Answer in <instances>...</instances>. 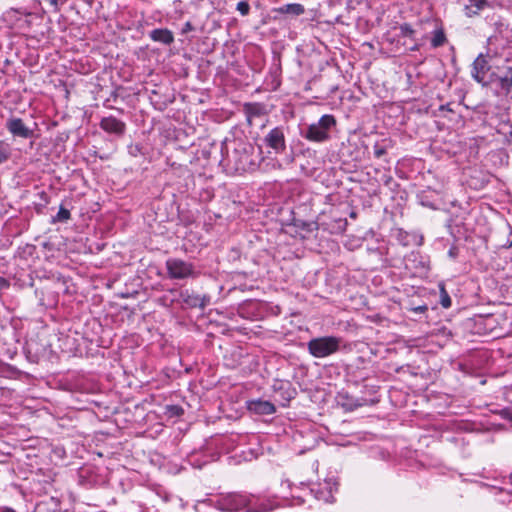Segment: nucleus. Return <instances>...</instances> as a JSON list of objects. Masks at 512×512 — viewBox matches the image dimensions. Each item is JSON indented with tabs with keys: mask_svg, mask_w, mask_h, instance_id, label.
<instances>
[{
	"mask_svg": "<svg viewBox=\"0 0 512 512\" xmlns=\"http://www.w3.org/2000/svg\"><path fill=\"white\" fill-rule=\"evenodd\" d=\"M509 481H510V483H511V485H512V473H511V474H510V476H509Z\"/></svg>",
	"mask_w": 512,
	"mask_h": 512,
	"instance_id": "obj_36",
	"label": "nucleus"
},
{
	"mask_svg": "<svg viewBox=\"0 0 512 512\" xmlns=\"http://www.w3.org/2000/svg\"><path fill=\"white\" fill-rule=\"evenodd\" d=\"M5 127L14 138L28 139L34 135V131L26 126L23 120L18 117L7 119Z\"/></svg>",
	"mask_w": 512,
	"mask_h": 512,
	"instance_id": "obj_8",
	"label": "nucleus"
},
{
	"mask_svg": "<svg viewBox=\"0 0 512 512\" xmlns=\"http://www.w3.org/2000/svg\"><path fill=\"white\" fill-rule=\"evenodd\" d=\"M99 125L105 132L116 136H122L126 131V124L114 116L102 118Z\"/></svg>",
	"mask_w": 512,
	"mask_h": 512,
	"instance_id": "obj_9",
	"label": "nucleus"
},
{
	"mask_svg": "<svg viewBox=\"0 0 512 512\" xmlns=\"http://www.w3.org/2000/svg\"><path fill=\"white\" fill-rule=\"evenodd\" d=\"M491 20L493 21L492 25L495 28V32L507 38L510 32L508 23L500 16H493Z\"/></svg>",
	"mask_w": 512,
	"mask_h": 512,
	"instance_id": "obj_16",
	"label": "nucleus"
},
{
	"mask_svg": "<svg viewBox=\"0 0 512 512\" xmlns=\"http://www.w3.org/2000/svg\"><path fill=\"white\" fill-rule=\"evenodd\" d=\"M336 125L333 115L325 114L318 122L308 125L301 130V136L311 142H325L330 138V130Z\"/></svg>",
	"mask_w": 512,
	"mask_h": 512,
	"instance_id": "obj_2",
	"label": "nucleus"
},
{
	"mask_svg": "<svg viewBox=\"0 0 512 512\" xmlns=\"http://www.w3.org/2000/svg\"><path fill=\"white\" fill-rule=\"evenodd\" d=\"M342 339L336 336L312 338L307 342L309 354L315 358H325L339 351Z\"/></svg>",
	"mask_w": 512,
	"mask_h": 512,
	"instance_id": "obj_3",
	"label": "nucleus"
},
{
	"mask_svg": "<svg viewBox=\"0 0 512 512\" xmlns=\"http://www.w3.org/2000/svg\"><path fill=\"white\" fill-rule=\"evenodd\" d=\"M427 310H428V306L426 304L415 306V307L411 308V311H413L414 313H420V314L425 313Z\"/></svg>",
	"mask_w": 512,
	"mask_h": 512,
	"instance_id": "obj_29",
	"label": "nucleus"
},
{
	"mask_svg": "<svg viewBox=\"0 0 512 512\" xmlns=\"http://www.w3.org/2000/svg\"><path fill=\"white\" fill-rule=\"evenodd\" d=\"M12 155V148L9 143L0 140V165L7 162Z\"/></svg>",
	"mask_w": 512,
	"mask_h": 512,
	"instance_id": "obj_19",
	"label": "nucleus"
},
{
	"mask_svg": "<svg viewBox=\"0 0 512 512\" xmlns=\"http://www.w3.org/2000/svg\"><path fill=\"white\" fill-rule=\"evenodd\" d=\"M504 418L512 422V408H507L503 410Z\"/></svg>",
	"mask_w": 512,
	"mask_h": 512,
	"instance_id": "obj_31",
	"label": "nucleus"
},
{
	"mask_svg": "<svg viewBox=\"0 0 512 512\" xmlns=\"http://www.w3.org/2000/svg\"><path fill=\"white\" fill-rule=\"evenodd\" d=\"M16 12H19V13H21L23 15H30V13L27 12L25 9L24 10H16Z\"/></svg>",
	"mask_w": 512,
	"mask_h": 512,
	"instance_id": "obj_35",
	"label": "nucleus"
},
{
	"mask_svg": "<svg viewBox=\"0 0 512 512\" xmlns=\"http://www.w3.org/2000/svg\"><path fill=\"white\" fill-rule=\"evenodd\" d=\"M149 37L154 42H159L165 45H170L174 42V35L172 31L167 28H157L149 33Z\"/></svg>",
	"mask_w": 512,
	"mask_h": 512,
	"instance_id": "obj_13",
	"label": "nucleus"
},
{
	"mask_svg": "<svg viewBox=\"0 0 512 512\" xmlns=\"http://www.w3.org/2000/svg\"><path fill=\"white\" fill-rule=\"evenodd\" d=\"M213 506L224 512H270L274 506L269 501L261 500L252 494L243 492H229L220 494L214 501Z\"/></svg>",
	"mask_w": 512,
	"mask_h": 512,
	"instance_id": "obj_1",
	"label": "nucleus"
},
{
	"mask_svg": "<svg viewBox=\"0 0 512 512\" xmlns=\"http://www.w3.org/2000/svg\"><path fill=\"white\" fill-rule=\"evenodd\" d=\"M236 9L242 16H246L250 12V5L247 1H240Z\"/></svg>",
	"mask_w": 512,
	"mask_h": 512,
	"instance_id": "obj_23",
	"label": "nucleus"
},
{
	"mask_svg": "<svg viewBox=\"0 0 512 512\" xmlns=\"http://www.w3.org/2000/svg\"><path fill=\"white\" fill-rule=\"evenodd\" d=\"M180 300L187 308H200L205 309L210 304L211 297L207 294L200 295L188 289L182 290L179 293Z\"/></svg>",
	"mask_w": 512,
	"mask_h": 512,
	"instance_id": "obj_7",
	"label": "nucleus"
},
{
	"mask_svg": "<svg viewBox=\"0 0 512 512\" xmlns=\"http://www.w3.org/2000/svg\"><path fill=\"white\" fill-rule=\"evenodd\" d=\"M500 86L507 93L512 91V67H507L503 76L499 78Z\"/></svg>",
	"mask_w": 512,
	"mask_h": 512,
	"instance_id": "obj_17",
	"label": "nucleus"
},
{
	"mask_svg": "<svg viewBox=\"0 0 512 512\" xmlns=\"http://www.w3.org/2000/svg\"><path fill=\"white\" fill-rule=\"evenodd\" d=\"M0 512H16V511L10 507H0Z\"/></svg>",
	"mask_w": 512,
	"mask_h": 512,
	"instance_id": "obj_34",
	"label": "nucleus"
},
{
	"mask_svg": "<svg viewBox=\"0 0 512 512\" xmlns=\"http://www.w3.org/2000/svg\"><path fill=\"white\" fill-rule=\"evenodd\" d=\"M275 11L280 14H290L293 16H299L305 12V9L302 4L291 3L276 8Z\"/></svg>",
	"mask_w": 512,
	"mask_h": 512,
	"instance_id": "obj_14",
	"label": "nucleus"
},
{
	"mask_svg": "<svg viewBox=\"0 0 512 512\" xmlns=\"http://www.w3.org/2000/svg\"><path fill=\"white\" fill-rule=\"evenodd\" d=\"M165 266L168 277L173 280L194 279L200 274L193 263L180 258L167 259Z\"/></svg>",
	"mask_w": 512,
	"mask_h": 512,
	"instance_id": "obj_4",
	"label": "nucleus"
},
{
	"mask_svg": "<svg viewBox=\"0 0 512 512\" xmlns=\"http://www.w3.org/2000/svg\"><path fill=\"white\" fill-rule=\"evenodd\" d=\"M167 412L170 416H181L184 413V410L179 405H169L167 406Z\"/></svg>",
	"mask_w": 512,
	"mask_h": 512,
	"instance_id": "obj_24",
	"label": "nucleus"
},
{
	"mask_svg": "<svg viewBox=\"0 0 512 512\" xmlns=\"http://www.w3.org/2000/svg\"><path fill=\"white\" fill-rule=\"evenodd\" d=\"M71 217V213L68 209L64 208L63 206H60L58 213L52 217V223L57 222H67Z\"/></svg>",
	"mask_w": 512,
	"mask_h": 512,
	"instance_id": "obj_21",
	"label": "nucleus"
},
{
	"mask_svg": "<svg viewBox=\"0 0 512 512\" xmlns=\"http://www.w3.org/2000/svg\"><path fill=\"white\" fill-rule=\"evenodd\" d=\"M492 5L488 0H468L464 6V14L468 18L479 16L484 10L491 8Z\"/></svg>",
	"mask_w": 512,
	"mask_h": 512,
	"instance_id": "obj_12",
	"label": "nucleus"
},
{
	"mask_svg": "<svg viewBox=\"0 0 512 512\" xmlns=\"http://www.w3.org/2000/svg\"><path fill=\"white\" fill-rule=\"evenodd\" d=\"M246 111L251 115H258L260 112L259 104H248L246 105Z\"/></svg>",
	"mask_w": 512,
	"mask_h": 512,
	"instance_id": "obj_27",
	"label": "nucleus"
},
{
	"mask_svg": "<svg viewBox=\"0 0 512 512\" xmlns=\"http://www.w3.org/2000/svg\"><path fill=\"white\" fill-rule=\"evenodd\" d=\"M458 254H459V249L458 247L456 246H452L450 247V249L448 250V256L452 259H456L458 257Z\"/></svg>",
	"mask_w": 512,
	"mask_h": 512,
	"instance_id": "obj_30",
	"label": "nucleus"
},
{
	"mask_svg": "<svg viewBox=\"0 0 512 512\" xmlns=\"http://www.w3.org/2000/svg\"><path fill=\"white\" fill-rule=\"evenodd\" d=\"M59 503L54 498L41 501L36 504L34 512H58Z\"/></svg>",
	"mask_w": 512,
	"mask_h": 512,
	"instance_id": "obj_15",
	"label": "nucleus"
},
{
	"mask_svg": "<svg viewBox=\"0 0 512 512\" xmlns=\"http://www.w3.org/2000/svg\"><path fill=\"white\" fill-rule=\"evenodd\" d=\"M373 150H374V156L376 158H381L382 156H384L387 153V147L379 144L378 142L375 143Z\"/></svg>",
	"mask_w": 512,
	"mask_h": 512,
	"instance_id": "obj_25",
	"label": "nucleus"
},
{
	"mask_svg": "<svg viewBox=\"0 0 512 512\" xmlns=\"http://www.w3.org/2000/svg\"><path fill=\"white\" fill-rule=\"evenodd\" d=\"M247 408L250 412L257 415H271L276 412V407L273 403L261 399L248 401Z\"/></svg>",
	"mask_w": 512,
	"mask_h": 512,
	"instance_id": "obj_11",
	"label": "nucleus"
},
{
	"mask_svg": "<svg viewBox=\"0 0 512 512\" xmlns=\"http://www.w3.org/2000/svg\"><path fill=\"white\" fill-rule=\"evenodd\" d=\"M490 69L491 66L487 57L484 54H479L472 64L471 76L476 82L487 86L491 82L488 79Z\"/></svg>",
	"mask_w": 512,
	"mask_h": 512,
	"instance_id": "obj_6",
	"label": "nucleus"
},
{
	"mask_svg": "<svg viewBox=\"0 0 512 512\" xmlns=\"http://www.w3.org/2000/svg\"><path fill=\"white\" fill-rule=\"evenodd\" d=\"M439 290H440V304L443 308L448 309L451 307L452 301L448 294V292L445 289V285L443 283L439 284Z\"/></svg>",
	"mask_w": 512,
	"mask_h": 512,
	"instance_id": "obj_20",
	"label": "nucleus"
},
{
	"mask_svg": "<svg viewBox=\"0 0 512 512\" xmlns=\"http://www.w3.org/2000/svg\"><path fill=\"white\" fill-rule=\"evenodd\" d=\"M315 497L319 500H324L326 502L331 501V499L333 498L331 490H328V491L317 490L315 492Z\"/></svg>",
	"mask_w": 512,
	"mask_h": 512,
	"instance_id": "obj_22",
	"label": "nucleus"
},
{
	"mask_svg": "<svg viewBox=\"0 0 512 512\" xmlns=\"http://www.w3.org/2000/svg\"><path fill=\"white\" fill-rule=\"evenodd\" d=\"M112 97H113L114 99H116L117 94H116V93H112Z\"/></svg>",
	"mask_w": 512,
	"mask_h": 512,
	"instance_id": "obj_37",
	"label": "nucleus"
},
{
	"mask_svg": "<svg viewBox=\"0 0 512 512\" xmlns=\"http://www.w3.org/2000/svg\"><path fill=\"white\" fill-rule=\"evenodd\" d=\"M298 227H301L303 229H307V230H310L309 226L310 224L309 223H306L304 221L301 222V224H296Z\"/></svg>",
	"mask_w": 512,
	"mask_h": 512,
	"instance_id": "obj_33",
	"label": "nucleus"
},
{
	"mask_svg": "<svg viewBox=\"0 0 512 512\" xmlns=\"http://www.w3.org/2000/svg\"><path fill=\"white\" fill-rule=\"evenodd\" d=\"M253 150L251 145H241L234 149L235 166L237 170H246L253 164L250 159V151Z\"/></svg>",
	"mask_w": 512,
	"mask_h": 512,
	"instance_id": "obj_10",
	"label": "nucleus"
},
{
	"mask_svg": "<svg viewBox=\"0 0 512 512\" xmlns=\"http://www.w3.org/2000/svg\"><path fill=\"white\" fill-rule=\"evenodd\" d=\"M401 35L405 37H412L414 30L410 24L404 23L400 26Z\"/></svg>",
	"mask_w": 512,
	"mask_h": 512,
	"instance_id": "obj_26",
	"label": "nucleus"
},
{
	"mask_svg": "<svg viewBox=\"0 0 512 512\" xmlns=\"http://www.w3.org/2000/svg\"><path fill=\"white\" fill-rule=\"evenodd\" d=\"M191 30H193L192 24L190 22H186L183 28V32L186 33Z\"/></svg>",
	"mask_w": 512,
	"mask_h": 512,
	"instance_id": "obj_32",
	"label": "nucleus"
},
{
	"mask_svg": "<svg viewBox=\"0 0 512 512\" xmlns=\"http://www.w3.org/2000/svg\"><path fill=\"white\" fill-rule=\"evenodd\" d=\"M447 41L446 35L444 33V30L442 28L436 29L433 32V37L431 39V46L433 48H438L443 46Z\"/></svg>",
	"mask_w": 512,
	"mask_h": 512,
	"instance_id": "obj_18",
	"label": "nucleus"
},
{
	"mask_svg": "<svg viewBox=\"0 0 512 512\" xmlns=\"http://www.w3.org/2000/svg\"><path fill=\"white\" fill-rule=\"evenodd\" d=\"M262 141L263 145L270 149L269 153L276 155L284 153L287 148L284 127H274L263 137Z\"/></svg>",
	"mask_w": 512,
	"mask_h": 512,
	"instance_id": "obj_5",
	"label": "nucleus"
},
{
	"mask_svg": "<svg viewBox=\"0 0 512 512\" xmlns=\"http://www.w3.org/2000/svg\"><path fill=\"white\" fill-rule=\"evenodd\" d=\"M417 260H419V264H421L422 268H424V263L422 261V257L419 255V253H411L408 257V261H413V262H416Z\"/></svg>",
	"mask_w": 512,
	"mask_h": 512,
	"instance_id": "obj_28",
	"label": "nucleus"
}]
</instances>
